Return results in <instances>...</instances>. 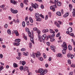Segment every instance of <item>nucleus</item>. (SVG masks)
Masks as SVG:
<instances>
[{"label":"nucleus","instance_id":"bb28decb","mask_svg":"<svg viewBox=\"0 0 75 75\" xmlns=\"http://www.w3.org/2000/svg\"><path fill=\"white\" fill-rule=\"evenodd\" d=\"M56 14L59 16H61V13L60 12H57L56 13Z\"/></svg>","mask_w":75,"mask_h":75},{"label":"nucleus","instance_id":"e433bc0d","mask_svg":"<svg viewBox=\"0 0 75 75\" xmlns=\"http://www.w3.org/2000/svg\"><path fill=\"white\" fill-rule=\"evenodd\" d=\"M48 15L50 17H51V12H49L48 13Z\"/></svg>","mask_w":75,"mask_h":75},{"label":"nucleus","instance_id":"f8f14e48","mask_svg":"<svg viewBox=\"0 0 75 75\" xmlns=\"http://www.w3.org/2000/svg\"><path fill=\"white\" fill-rule=\"evenodd\" d=\"M20 64H22L23 65H24L25 64V62L24 61H20Z\"/></svg>","mask_w":75,"mask_h":75},{"label":"nucleus","instance_id":"603ef678","mask_svg":"<svg viewBox=\"0 0 75 75\" xmlns=\"http://www.w3.org/2000/svg\"><path fill=\"white\" fill-rule=\"evenodd\" d=\"M3 67L1 66V67H0V71H1L2 69H3Z\"/></svg>","mask_w":75,"mask_h":75},{"label":"nucleus","instance_id":"b1692460","mask_svg":"<svg viewBox=\"0 0 75 75\" xmlns=\"http://www.w3.org/2000/svg\"><path fill=\"white\" fill-rule=\"evenodd\" d=\"M68 48H69V50L70 51H71L72 50V46L70 45H69L68 46Z\"/></svg>","mask_w":75,"mask_h":75},{"label":"nucleus","instance_id":"1a4fd4ad","mask_svg":"<svg viewBox=\"0 0 75 75\" xmlns=\"http://www.w3.org/2000/svg\"><path fill=\"white\" fill-rule=\"evenodd\" d=\"M54 5H52V6H51L50 7V10H52L53 11H55V8H55V6L54 7L53 6Z\"/></svg>","mask_w":75,"mask_h":75},{"label":"nucleus","instance_id":"4468645a","mask_svg":"<svg viewBox=\"0 0 75 75\" xmlns=\"http://www.w3.org/2000/svg\"><path fill=\"white\" fill-rule=\"evenodd\" d=\"M51 38V36L50 35L49 36H46V37L45 38V39L46 40H48V38Z\"/></svg>","mask_w":75,"mask_h":75},{"label":"nucleus","instance_id":"8fccbe9b","mask_svg":"<svg viewBox=\"0 0 75 75\" xmlns=\"http://www.w3.org/2000/svg\"><path fill=\"white\" fill-rule=\"evenodd\" d=\"M43 57L44 58H46V55L45 54L43 53Z\"/></svg>","mask_w":75,"mask_h":75},{"label":"nucleus","instance_id":"c9c22d12","mask_svg":"<svg viewBox=\"0 0 75 75\" xmlns=\"http://www.w3.org/2000/svg\"><path fill=\"white\" fill-rule=\"evenodd\" d=\"M23 68H24V67L23 66H21L19 68L20 70H21V71H23Z\"/></svg>","mask_w":75,"mask_h":75},{"label":"nucleus","instance_id":"c85d7f7f","mask_svg":"<svg viewBox=\"0 0 75 75\" xmlns=\"http://www.w3.org/2000/svg\"><path fill=\"white\" fill-rule=\"evenodd\" d=\"M44 70H43V69H39L38 71H39V73H41L42 71H43Z\"/></svg>","mask_w":75,"mask_h":75},{"label":"nucleus","instance_id":"de8ad7c7","mask_svg":"<svg viewBox=\"0 0 75 75\" xmlns=\"http://www.w3.org/2000/svg\"><path fill=\"white\" fill-rule=\"evenodd\" d=\"M36 21H41V19L40 18H38L36 20Z\"/></svg>","mask_w":75,"mask_h":75},{"label":"nucleus","instance_id":"2eb2a0df","mask_svg":"<svg viewBox=\"0 0 75 75\" xmlns=\"http://www.w3.org/2000/svg\"><path fill=\"white\" fill-rule=\"evenodd\" d=\"M20 43L19 42H14L13 43V44L14 45H16V46H18L20 44Z\"/></svg>","mask_w":75,"mask_h":75},{"label":"nucleus","instance_id":"0e129e2a","mask_svg":"<svg viewBox=\"0 0 75 75\" xmlns=\"http://www.w3.org/2000/svg\"><path fill=\"white\" fill-rule=\"evenodd\" d=\"M4 7V5H1V8H3Z\"/></svg>","mask_w":75,"mask_h":75},{"label":"nucleus","instance_id":"9d476101","mask_svg":"<svg viewBox=\"0 0 75 75\" xmlns=\"http://www.w3.org/2000/svg\"><path fill=\"white\" fill-rule=\"evenodd\" d=\"M47 72V71L46 70H43L42 72L40 74V75H44L45 74H46Z\"/></svg>","mask_w":75,"mask_h":75},{"label":"nucleus","instance_id":"f3484780","mask_svg":"<svg viewBox=\"0 0 75 75\" xmlns=\"http://www.w3.org/2000/svg\"><path fill=\"white\" fill-rule=\"evenodd\" d=\"M42 32L43 33H46L48 32V29H44L42 30Z\"/></svg>","mask_w":75,"mask_h":75},{"label":"nucleus","instance_id":"37998d69","mask_svg":"<svg viewBox=\"0 0 75 75\" xmlns=\"http://www.w3.org/2000/svg\"><path fill=\"white\" fill-rule=\"evenodd\" d=\"M33 30L34 31H37L38 29L37 28H33Z\"/></svg>","mask_w":75,"mask_h":75},{"label":"nucleus","instance_id":"f704fd0d","mask_svg":"<svg viewBox=\"0 0 75 75\" xmlns=\"http://www.w3.org/2000/svg\"><path fill=\"white\" fill-rule=\"evenodd\" d=\"M55 41V39H54V38H50V41L51 42H53V41Z\"/></svg>","mask_w":75,"mask_h":75},{"label":"nucleus","instance_id":"6e6d98bb","mask_svg":"<svg viewBox=\"0 0 75 75\" xmlns=\"http://www.w3.org/2000/svg\"><path fill=\"white\" fill-rule=\"evenodd\" d=\"M46 44L48 46H50V42H46Z\"/></svg>","mask_w":75,"mask_h":75},{"label":"nucleus","instance_id":"c756f323","mask_svg":"<svg viewBox=\"0 0 75 75\" xmlns=\"http://www.w3.org/2000/svg\"><path fill=\"white\" fill-rule=\"evenodd\" d=\"M7 32L9 34V35H10V34H11V30L10 29H8L7 31Z\"/></svg>","mask_w":75,"mask_h":75},{"label":"nucleus","instance_id":"f257e3e1","mask_svg":"<svg viewBox=\"0 0 75 75\" xmlns=\"http://www.w3.org/2000/svg\"><path fill=\"white\" fill-rule=\"evenodd\" d=\"M62 48L63 49L62 50V53L63 54H65L66 53V50H67V44L65 43V42H64L63 44L62 45Z\"/></svg>","mask_w":75,"mask_h":75},{"label":"nucleus","instance_id":"2f4dec72","mask_svg":"<svg viewBox=\"0 0 75 75\" xmlns=\"http://www.w3.org/2000/svg\"><path fill=\"white\" fill-rule=\"evenodd\" d=\"M20 41H21V40L20 39H16L15 41V42H20Z\"/></svg>","mask_w":75,"mask_h":75},{"label":"nucleus","instance_id":"e2e57ef3","mask_svg":"<svg viewBox=\"0 0 75 75\" xmlns=\"http://www.w3.org/2000/svg\"><path fill=\"white\" fill-rule=\"evenodd\" d=\"M71 58V59H73L74 58V55L71 54V56H70Z\"/></svg>","mask_w":75,"mask_h":75},{"label":"nucleus","instance_id":"79ce46f5","mask_svg":"<svg viewBox=\"0 0 75 75\" xmlns=\"http://www.w3.org/2000/svg\"><path fill=\"white\" fill-rule=\"evenodd\" d=\"M20 6H21V7H22V8H23V7H24V5L23 4V3H21L20 4Z\"/></svg>","mask_w":75,"mask_h":75},{"label":"nucleus","instance_id":"7c9ffc66","mask_svg":"<svg viewBox=\"0 0 75 75\" xmlns=\"http://www.w3.org/2000/svg\"><path fill=\"white\" fill-rule=\"evenodd\" d=\"M29 20L31 23H33V19L32 18H31L30 17H29Z\"/></svg>","mask_w":75,"mask_h":75},{"label":"nucleus","instance_id":"6ab92c4d","mask_svg":"<svg viewBox=\"0 0 75 75\" xmlns=\"http://www.w3.org/2000/svg\"><path fill=\"white\" fill-rule=\"evenodd\" d=\"M36 33L38 34V36H39V35H40V34H41V32H40V31L38 29L36 31Z\"/></svg>","mask_w":75,"mask_h":75},{"label":"nucleus","instance_id":"4c0bfd02","mask_svg":"<svg viewBox=\"0 0 75 75\" xmlns=\"http://www.w3.org/2000/svg\"><path fill=\"white\" fill-rule=\"evenodd\" d=\"M29 9L30 11H33V7H30L29 8Z\"/></svg>","mask_w":75,"mask_h":75},{"label":"nucleus","instance_id":"cd10ccee","mask_svg":"<svg viewBox=\"0 0 75 75\" xmlns=\"http://www.w3.org/2000/svg\"><path fill=\"white\" fill-rule=\"evenodd\" d=\"M23 54L24 55H25V56H27L28 55V52H27L26 53H25V52H23Z\"/></svg>","mask_w":75,"mask_h":75},{"label":"nucleus","instance_id":"13d9d810","mask_svg":"<svg viewBox=\"0 0 75 75\" xmlns=\"http://www.w3.org/2000/svg\"><path fill=\"white\" fill-rule=\"evenodd\" d=\"M50 33H52V32H53V30L50 29Z\"/></svg>","mask_w":75,"mask_h":75},{"label":"nucleus","instance_id":"58836bf2","mask_svg":"<svg viewBox=\"0 0 75 75\" xmlns=\"http://www.w3.org/2000/svg\"><path fill=\"white\" fill-rule=\"evenodd\" d=\"M58 23L60 25L63 24V23H62V22H61V21H58Z\"/></svg>","mask_w":75,"mask_h":75},{"label":"nucleus","instance_id":"49530a36","mask_svg":"<svg viewBox=\"0 0 75 75\" xmlns=\"http://www.w3.org/2000/svg\"><path fill=\"white\" fill-rule=\"evenodd\" d=\"M59 35H60V33H58V34L56 35L57 37H59Z\"/></svg>","mask_w":75,"mask_h":75},{"label":"nucleus","instance_id":"6e6552de","mask_svg":"<svg viewBox=\"0 0 75 75\" xmlns=\"http://www.w3.org/2000/svg\"><path fill=\"white\" fill-rule=\"evenodd\" d=\"M30 41L32 43H33V44H34V38H33V37H34V36H33V34L32 35V37H30Z\"/></svg>","mask_w":75,"mask_h":75},{"label":"nucleus","instance_id":"9b49d317","mask_svg":"<svg viewBox=\"0 0 75 75\" xmlns=\"http://www.w3.org/2000/svg\"><path fill=\"white\" fill-rule=\"evenodd\" d=\"M50 48H51V50H53V52H55V47L54 46H50Z\"/></svg>","mask_w":75,"mask_h":75},{"label":"nucleus","instance_id":"f03ea898","mask_svg":"<svg viewBox=\"0 0 75 75\" xmlns=\"http://www.w3.org/2000/svg\"><path fill=\"white\" fill-rule=\"evenodd\" d=\"M35 55H36V57L39 58L40 56H41V53L39 52H38L37 54L35 53H33L32 56L34 58H35Z\"/></svg>","mask_w":75,"mask_h":75},{"label":"nucleus","instance_id":"c03bdc74","mask_svg":"<svg viewBox=\"0 0 75 75\" xmlns=\"http://www.w3.org/2000/svg\"><path fill=\"white\" fill-rule=\"evenodd\" d=\"M61 3H60V2H58L57 3V5L58 6H61Z\"/></svg>","mask_w":75,"mask_h":75},{"label":"nucleus","instance_id":"aec40b11","mask_svg":"<svg viewBox=\"0 0 75 75\" xmlns=\"http://www.w3.org/2000/svg\"><path fill=\"white\" fill-rule=\"evenodd\" d=\"M57 57H62V54L61 53L57 54Z\"/></svg>","mask_w":75,"mask_h":75},{"label":"nucleus","instance_id":"338daca9","mask_svg":"<svg viewBox=\"0 0 75 75\" xmlns=\"http://www.w3.org/2000/svg\"><path fill=\"white\" fill-rule=\"evenodd\" d=\"M0 57L1 58H3V54H0Z\"/></svg>","mask_w":75,"mask_h":75},{"label":"nucleus","instance_id":"5fc2aeb1","mask_svg":"<svg viewBox=\"0 0 75 75\" xmlns=\"http://www.w3.org/2000/svg\"><path fill=\"white\" fill-rule=\"evenodd\" d=\"M72 13L73 14V17H75V12L74 11H73L72 12Z\"/></svg>","mask_w":75,"mask_h":75},{"label":"nucleus","instance_id":"7ed1b4c3","mask_svg":"<svg viewBox=\"0 0 75 75\" xmlns=\"http://www.w3.org/2000/svg\"><path fill=\"white\" fill-rule=\"evenodd\" d=\"M35 16H36V18L37 19L40 16L42 17V18H44V16L42 15V14H40H40L38 13H36L35 14Z\"/></svg>","mask_w":75,"mask_h":75},{"label":"nucleus","instance_id":"a19ab883","mask_svg":"<svg viewBox=\"0 0 75 75\" xmlns=\"http://www.w3.org/2000/svg\"><path fill=\"white\" fill-rule=\"evenodd\" d=\"M67 62H68V64H71V62L70 60L69 59L68 60Z\"/></svg>","mask_w":75,"mask_h":75},{"label":"nucleus","instance_id":"412c9836","mask_svg":"<svg viewBox=\"0 0 75 75\" xmlns=\"http://www.w3.org/2000/svg\"><path fill=\"white\" fill-rule=\"evenodd\" d=\"M69 6L70 11H72V5L71 4H69Z\"/></svg>","mask_w":75,"mask_h":75},{"label":"nucleus","instance_id":"052dcab7","mask_svg":"<svg viewBox=\"0 0 75 75\" xmlns=\"http://www.w3.org/2000/svg\"><path fill=\"white\" fill-rule=\"evenodd\" d=\"M71 67H75V65L74 64H73L71 65Z\"/></svg>","mask_w":75,"mask_h":75},{"label":"nucleus","instance_id":"5701e85b","mask_svg":"<svg viewBox=\"0 0 75 75\" xmlns=\"http://www.w3.org/2000/svg\"><path fill=\"white\" fill-rule=\"evenodd\" d=\"M10 2L11 3H13V4H16V3L14 1V0H11L10 1Z\"/></svg>","mask_w":75,"mask_h":75},{"label":"nucleus","instance_id":"a18cd8bd","mask_svg":"<svg viewBox=\"0 0 75 75\" xmlns=\"http://www.w3.org/2000/svg\"><path fill=\"white\" fill-rule=\"evenodd\" d=\"M28 34L29 37H31V33L29 31L28 32Z\"/></svg>","mask_w":75,"mask_h":75},{"label":"nucleus","instance_id":"423d86ee","mask_svg":"<svg viewBox=\"0 0 75 75\" xmlns=\"http://www.w3.org/2000/svg\"><path fill=\"white\" fill-rule=\"evenodd\" d=\"M54 5H53V7H55V8H57V2L58 1V0H54Z\"/></svg>","mask_w":75,"mask_h":75},{"label":"nucleus","instance_id":"a878e982","mask_svg":"<svg viewBox=\"0 0 75 75\" xmlns=\"http://www.w3.org/2000/svg\"><path fill=\"white\" fill-rule=\"evenodd\" d=\"M13 66L14 68H17L18 67V65L16 63H14L13 64Z\"/></svg>","mask_w":75,"mask_h":75},{"label":"nucleus","instance_id":"4be33fe9","mask_svg":"<svg viewBox=\"0 0 75 75\" xmlns=\"http://www.w3.org/2000/svg\"><path fill=\"white\" fill-rule=\"evenodd\" d=\"M15 33L16 34V36H19V33H18V32L17 31V30H15Z\"/></svg>","mask_w":75,"mask_h":75},{"label":"nucleus","instance_id":"ddd939ff","mask_svg":"<svg viewBox=\"0 0 75 75\" xmlns=\"http://www.w3.org/2000/svg\"><path fill=\"white\" fill-rule=\"evenodd\" d=\"M69 33H71L72 32V28L71 27H69V29H67Z\"/></svg>","mask_w":75,"mask_h":75},{"label":"nucleus","instance_id":"72a5a7b5","mask_svg":"<svg viewBox=\"0 0 75 75\" xmlns=\"http://www.w3.org/2000/svg\"><path fill=\"white\" fill-rule=\"evenodd\" d=\"M29 45L30 48H32V43L30 42L29 43Z\"/></svg>","mask_w":75,"mask_h":75},{"label":"nucleus","instance_id":"3c124183","mask_svg":"<svg viewBox=\"0 0 75 75\" xmlns=\"http://www.w3.org/2000/svg\"><path fill=\"white\" fill-rule=\"evenodd\" d=\"M40 7L41 8H42V9H43L44 8V5L42 4V5Z\"/></svg>","mask_w":75,"mask_h":75},{"label":"nucleus","instance_id":"69168bd1","mask_svg":"<svg viewBox=\"0 0 75 75\" xmlns=\"http://www.w3.org/2000/svg\"><path fill=\"white\" fill-rule=\"evenodd\" d=\"M69 75H73V73L72 72H71L69 73Z\"/></svg>","mask_w":75,"mask_h":75},{"label":"nucleus","instance_id":"09e8293b","mask_svg":"<svg viewBox=\"0 0 75 75\" xmlns=\"http://www.w3.org/2000/svg\"><path fill=\"white\" fill-rule=\"evenodd\" d=\"M71 54H67V57L68 58H69V57H71Z\"/></svg>","mask_w":75,"mask_h":75},{"label":"nucleus","instance_id":"a211bd4d","mask_svg":"<svg viewBox=\"0 0 75 75\" xmlns=\"http://www.w3.org/2000/svg\"><path fill=\"white\" fill-rule=\"evenodd\" d=\"M54 23L56 25L57 27H58L59 28H60V25L58 23H57V22L55 21L54 22Z\"/></svg>","mask_w":75,"mask_h":75},{"label":"nucleus","instance_id":"0eeeda50","mask_svg":"<svg viewBox=\"0 0 75 75\" xmlns=\"http://www.w3.org/2000/svg\"><path fill=\"white\" fill-rule=\"evenodd\" d=\"M11 12L13 13V14H15V13H17V12H18V11L17 10H14V9H11Z\"/></svg>","mask_w":75,"mask_h":75},{"label":"nucleus","instance_id":"bf43d9fd","mask_svg":"<svg viewBox=\"0 0 75 75\" xmlns=\"http://www.w3.org/2000/svg\"><path fill=\"white\" fill-rule=\"evenodd\" d=\"M21 50L22 51H25V48H23Z\"/></svg>","mask_w":75,"mask_h":75},{"label":"nucleus","instance_id":"39448f33","mask_svg":"<svg viewBox=\"0 0 75 75\" xmlns=\"http://www.w3.org/2000/svg\"><path fill=\"white\" fill-rule=\"evenodd\" d=\"M28 71V73H29L30 72L29 70H28V67L25 66L23 68V71Z\"/></svg>","mask_w":75,"mask_h":75},{"label":"nucleus","instance_id":"ea45409f","mask_svg":"<svg viewBox=\"0 0 75 75\" xmlns=\"http://www.w3.org/2000/svg\"><path fill=\"white\" fill-rule=\"evenodd\" d=\"M25 30L26 31V32H28H28L30 31V30L28 28H25Z\"/></svg>","mask_w":75,"mask_h":75},{"label":"nucleus","instance_id":"473e14b6","mask_svg":"<svg viewBox=\"0 0 75 75\" xmlns=\"http://www.w3.org/2000/svg\"><path fill=\"white\" fill-rule=\"evenodd\" d=\"M22 25L23 27H25V22L24 21L22 23Z\"/></svg>","mask_w":75,"mask_h":75},{"label":"nucleus","instance_id":"393cba45","mask_svg":"<svg viewBox=\"0 0 75 75\" xmlns=\"http://www.w3.org/2000/svg\"><path fill=\"white\" fill-rule=\"evenodd\" d=\"M69 16V14H68V13H66L64 15V17L65 18L67 17H68Z\"/></svg>","mask_w":75,"mask_h":75},{"label":"nucleus","instance_id":"864d4df0","mask_svg":"<svg viewBox=\"0 0 75 75\" xmlns=\"http://www.w3.org/2000/svg\"><path fill=\"white\" fill-rule=\"evenodd\" d=\"M48 18V16L47 15H46L45 16V20H47Z\"/></svg>","mask_w":75,"mask_h":75},{"label":"nucleus","instance_id":"20e7f679","mask_svg":"<svg viewBox=\"0 0 75 75\" xmlns=\"http://www.w3.org/2000/svg\"><path fill=\"white\" fill-rule=\"evenodd\" d=\"M31 5L34 8H35V9H36L37 8H38V4H31Z\"/></svg>","mask_w":75,"mask_h":75},{"label":"nucleus","instance_id":"774afa93","mask_svg":"<svg viewBox=\"0 0 75 75\" xmlns=\"http://www.w3.org/2000/svg\"><path fill=\"white\" fill-rule=\"evenodd\" d=\"M28 20V17H26L25 18V21H27Z\"/></svg>","mask_w":75,"mask_h":75},{"label":"nucleus","instance_id":"680f3d73","mask_svg":"<svg viewBox=\"0 0 75 75\" xmlns=\"http://www.w3.org/2000/svg\"><path fill=\"white\" fill-rule=\"evenodd\" d=\"M18 56L20 57H21V53L20 52H18Z\"/></svg>","mask_w":75,"mask_h":75},{"label":"nucleus","instance_id":"dca6fc26","mask_svg":"<svg viewBox=\"0 0 75 75\" xmlns=\"http://www.w3.org/2000/svg\"><path fill=\"white\" fill-rule=\"evenodd\" d=\"M45 37H46V35L44 34L42 36V39L43 40H44L45 39Z\"/></svg>","mask_w":75,"mask_h":75},{"label":"nucleus","instance_id":"4d7b16f0","mask_svg":"<svg viewBox=\"0 0 75 75\" xmlns=\"http://www.w3.org/2000/svg\"><path fill=\"white\" fill-rule=\"evenodd\" d=\"M8 26V25H7V24H6L5 25V28H7Z\"/></svg>","mask_w":75,"mask_h":75}]
</instances>
